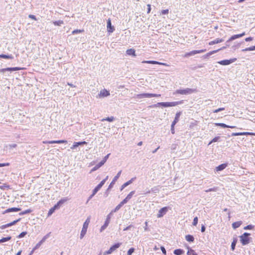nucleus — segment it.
Segmentation results:
<instances>
[{
    "label": "nucleus",
    "mask_w": 255,
    "mask_h": 255,
    "mask_svg": "<svg viewBox=\"0 0 255 255\" xmlns=\"http://www.w3.org/2000/svg\"><path fill=\"white\" fill-rule=\"evenodd\" d=\"M122 173V170H120L118 172L117 174L114 177L113 180L110 183V185H109V187L107 189L106 191L105 192L104 194V196L105 197H107L109 194V192L111 189L113 187L114 184H115L117 180L119 179L120 177L121 174Z\"/></svg>",
    "instance_id": "1"
},
{
    "label": "nucleus",
    "mask_w": 255,
    "mask_h": 255,
    "mask_svg": "<svg viewBox=\"0 0 255 255\" xmlns=\"http://www.w3.org/2000/svg\"><path fill=\"white\" fill-rule=\"evenodd\" d=\"M250 233L245 232L239 237L240 241L243 246H246L251 242L252 239L250 237Z\"/></svg>",
    "instance_id": "2"
},
{
    "label": "nucleus",
    "mask_w": 255,
    "mask_h": 255,
    "mask_svg": "<svg viewBox=\"0 0 255 255\" xmlns=\"http://www.w3.org/2000/svg\"><path fill=\"white\" fill-rule=\"evenodd\" d=\"M160 96V94L152 93H141L135 95L134 97L137 99H143L146 98L159 97Z\"/></svg>",
    "instance_id": "3"
},
{
    "label": "nucleus",
    "mask_w": 255,
    "mask_h": 255,
    "mask_svg": "<svg viewBox=\"0 0 255 255\" xmlns=\"http://www.w3.org/2000/svg\"><path fill=\"white\" fill-rule=\"evenodd\" d=\"M196 89L186 88L185 89H178L175 91V93L181 95H188L197 92Z\"/></svg>",
    "instance_id": "4"
},
{
    "label": "nucleus",
    "mask_w": 255,
    "mask_h": 255,
    "mask_svg": "<svg viewBox=\"0 0 255 255\" xmlns=\"http://www.w3.org/2000/svg\"><path fill=\"white\" fill-rule=\"evenodd\" d=\"M90 223V218H88L83 225V228L80 233V238L83 239L87 233L89 224Z\"/></svg>",
    "instance_id": "5"
},
{
    "label": "nucleus",
    "mask_w": 255,
    "mask_h": 255,
    "mask_svg": "<svg viewBox=\"0 0 255 255\" xmlns=\"http://www.w3.org/2000/svg\"><path fill=\"white\" fill-rule=\"evenodd\" d=\"M183 103V100H181L177 102H162V107H174L178 105H180Z\"/></svg>",
    "instance_id": "6"
},
{
    "label": "nucleus",
    "mask_w": 255,
    "mask_h": 255,
    "mask_svg": "<svg viewBox=\"0 0 255 255\" xmlns=\"http://www.w3.org/2000/svg\"><path fill=\"white\" fill-rule=\"evenodd\" d=\"M245 35V32H244L241 34H235V35H232L231 37H230V38L228 40L226 41V43H225V46L227 47H229L230 46L229 43L231 41H232L237 38H241V37H243V36H244Z\"/></svg>",
    "instance_id": "7"
},
{
    "label": "nucleus",
    "mask_w": 255,
    "mask_h": 255,
    "mask_svg": "<svg viewBox=\"0 0 255 255\" xmlns=\"http://www.w3.org/2000/svg\"><path fill=\"white\" fill-rule=\"evenodd\" d=\"M33 25H34L37 28L41 29L43 24L40 18H37L35 15H33Z\"/></svg>",
    "instance_id": "8"
},
{
    "label": "nucleus",
    "mask_w": 255,
    "mask_h": 255,
    "mask_svg": "<svg viewBox=\"0 0 255 255\" xmlns=\"http://www.w3.org/2000/svg\"><path fill=\"white\" fill-rule=\"evenodd\" d=\"M171 208L169 206H166L161 208L158 211V214H157V218H161L163 217L164 215L166 214V213L169 210H170Z\"/></svg>",
    "instance_id": "9"
},
{
    "label": "nucleus",
    "mask_w": 255,
    "mask_h": 255,
    "mask_svg": "<svg viewBox=\"0 0 255 255\" xmlns=\"http://www.w3.org/2000/svg\"><path fill=\"white\" fill-rule=\"evenodd\" d=\"M205 51H206V49H201V50H193V51H190L189 52L186 53L185 54V55H184V57H189L190 56L194 55H195L196 54H199V53H201L205 52Z\"/></svg>",
    "instance_id": "10"
},
{
    "label": "nucleus",
    "mask_w": 255,
    "mask_h": 255,
    "mask_svg": "<svg viewBox=\"0 0 255 255\" xmlns=\"http://www.w3.org/2000/svg\"><path fill=\"white\" fill-rule=\"evenodd\" d=\"M113 214V213L111 212V213H110V214L107 216V218H106V219L104 222V225L101 227V229H100V231L101 232H102L103 231H104L109 225V223H110V220H111V216Z\"/></svg>",
    "instance_id": "11"
},
{
    "label": "nucleus",
    "mask_w": 255,
    "mask_h": 255,
    "mask_svg": "<svg viewBox=\"0 0 255 255\" xmlns=\"http://www.w3.org/2000/svg\"><path fill=\"white\" fill-rule=\"evenodd\" d=\"M237 60V58H232L230 59H225L218 61L217 63L221 65H228L231 63L235 62Z\"/></svg>",
    "instance_id": "12"
},
{
    "label": "nucleus",
    "mask_w": 255,
    "mask_h": 255,
    "mask_svg": "<svg viewBox=\"0 0 255 255\" xmlns=\"http://www.w3.org/2000/svg\"><path fill=\"white\" fill-rule=\"evenodd\" d=\"M107 31L109 33H111L114 31L115 27L112 25L111 19L109 18L107 21Z\"/></svg>",
    "instance_id": "13"
},
{
    "label": "nucleus",
    "mask_w": 255,
    "mask_h": 255,
    "mask_svg": "<svg viewBox=\"0 0 255 255\" xmlns=\"http://www.w3.org/2000/svg\"><path fill=\"white\" fill-rule=\"evenodd\" d=\"M21 69L20 67H11V68H3L1 69H0V73H4L6 71H9V72H12L14 71H17Z\"/></svg>",
    "instance_id": "14"
},
{
    "label": "nucleus",
    "mask_w": 255,
    "mask_h": 255,
    "mask_svg": "<svg viewBox=\"0 0 255 255\" xmlns=\"http://www.w3.org/2000/svg\"><path fill=\"white\" fill-rule=\"evenodd\" d=\"M110 95V93L109 91H108L106 89H104L100 91L98 96L99 98H104L109 96Z\"/></svg>",
    "instance_id": "15"
},
{
    "label": "nucleus",
    "mask_w": 255,
    "mask_h": 255,
    "mask_svg": "<svg viewBox=\"0 0 255 255\" xmlns=\"http://www.w3.org/2000/svg\"><path fill=\"white\" fill-rule=\"evenodd\" d=\"M136 177H134L131 178L127 182H125L121 186L120 188V190L122 191L125 187L131 184L133 182V181H134Z\"/></svg>",
    "instance_id": "16"
},
{
    "label": "nucleus",
    "mask_w": 255,
    "mask_h": 255,
    "mask_svg": "<svg viewBox=\"0 0 255 255\" xmlns=\"http://www.w3.org/2000/svg\"><path fill=\"white\" fill-rule=\"evenodd\" d=\"M225 38V37H224L222 38H216L214 40L210 41L208 44L209 45H213L215 44H218L219 43L224 41Z\"/></svg>",
    "instance_id": "17"
},
{
    "label": "nucleus",
    "mask_w": 255,
    "mask_h": 255,
    "mask_svg": "<svg viewBox=\"0 0 255 255\" xmlns=\"http://www.w3.org/2000/svg\"><path fill=\"white\" fill-rule=\"evenodd\" d=\"M47 238V236H44L41 241H40L33 248V253L37 249H38L40 246L45 241V240Z\"/></svg>",
    "instance_id": "18"
},
{
    "label": "nucleus",
    "mask_w": 255,
    "mask_h": 255,
    "mask_svg": "<svg viewBox=\"0 0 255 255\" xmlns=\"http://www.w3.org/2000/svg\"><path fill=\"white\" fill-rule=\"evenodd\" d=\"M228 163H222L216 167L217 171H221L225 169L228 166Z\"/></svg>",
    "instance_id": "19"
},
{
    "label": "nucleus",
    "mask_w": 255,
    "mask_h": 255,
    "mask_svg": "<svg viewBox=\"0 0 255 255\" xmlns=\"http://www.w3.org/2000/svg\"><path fill=\"white\" fill-rule=\"evenodd\" d=\"M104 181H101L100 183L95 187V188L93 190V193H97L100 190V189L104 185Z\"/></svg>",
    "instance_id": "20"
},
{
    "label": "nucleus",
    "mask_w": 255,
    "mask_h": 255,
    "mask_svg": "<svg viewBox=\"0 0 255 255\" xmlns=\"http://www.w3.org/2000/svg\"><path fill=\"white\" fill-rule=\"evenodd\" d=\"M122 245L121 243H117L113 245L109 249L111 253H112L113 252L116 251L117 249H118L121 245Z\"/></svg>",
    "instance_id": "21"
},
{
    "label": "nucleus",
    "mask_w": 255,
    "mask_h": 255,
    "mask_svg": "<svg viewBox=\"0 0 255 255\" xmlns=\"http://www.w3.org/2000/svg\"><path fill=\"white\" fill-rule=\"evenodd\" d=\"M142 63H147V64H158V65H165V63H162V62H158V61H154V60L143 61L142 62Z\"/></svg>",
    "instance_id": "22"
},
{
    "label": "nucleus",
    "mask_w": 255,
    "mask_h": 255,
    "mask_svg": "<svg viewBox=\"0 0 255 255\" xmlns=\"http://www.w3.org/2000/svg\"><path fill=\"white\" fill-rule=\"evenodd\" d=\"M87 144V142H86L85 141L74 142L72 146L71 147V148L72 149H73L76 148L77 147L79 146V145H82L83 144Z\"/></svg>",
    "instance_id": "23"
},
{
    "label": "nucleus",
    "mask_w": 255,
    "mask_h": 255,
    "mask_svg": "<svg viewBox=\"0 0 255 255\" xmlns=\"http://www.w3.org/2000/svg\"><path fill=\"white\" fill-rule=\"evenodd\" d=\"M19 221V219H18V220H14L13 221V222L10 223H8V224H5V225H2L0 227V229H4L8 227H10L12 225H14L15 223H16L18 221Z\"/></svg>",
    "instance_id": "24"
},
{
    "label": "nucleus",
    "mask_w": 255,
    "mask_h": 255,
    "mask_svg": "<svg viewBox=\"0 0 255 255\" xmlns=\"http://www.w3.org/2000/svg\"><path fill=\"white\" fill-rule=\"evenodd\" d=\"M181 114H182V112H177L176 114L174 119L172 123L176 125L178 122V121L179 120Z\"/></svg>",
    "instance_id": "25"
},
{
    "label": "nucleus",
    "mask_w": 255,
    "mask_h": 255,
    "mask_svg": "<svg viewBox=\"0 0 255 255\" xmlns=\"http://www.w3.org/2000/svg\"><path fill=\"white\" fill-rule=\"evenodd\" d=\"M126 54L128 55L133 56L134 57L136 56L135 51L134 49L130 48L127 49L126 51Z\"/></svg>",
    "instance_id": "26"
},
{
    "label": "nucleus",
    "mask_w": 255,
    "mask_h": 255,
    "mask_svg": "<svg viewBox=\"0 0 255 255\" xmlns=\"http://www.w3.org/2000/svg\"><path fill=\"white\" fill-rule=\"evenodd\" d=\"M242 223L243 222L242 221L234 222L232 225V228L234 229H236L237 228H239L242 224Z\"/></svg>",
    "instance_id": "27"
},
{
    "label": "nucleus",
    "mask_w": 255,
    "mask_h": 255,
    "mask_svg": "<svg viewBox=\"0 0 255 255\" xmlns=\"http://www.w3.org/2000/svg\"><path fill=\"white\" fill-rule=\"evenodd\" d=\"M237 242V238L236 237L234 238L231 246V249L232 251H234L235 250Z\"/></svg>",
    "instance_id": "28"
},
{
    "label": "nucleus",
    "mask_w": 255,
    "mask_h": 255,
    "mask_svg": "<svg viewBox=\"0 0 255 255\" xmlns=\"http://www.w3.org/2000/svg\"><path fill=\"white\" fill-rule=\"evenodd\" d=\"M218 52V50H213L211 51H210L209 52L206 53L203 56V58L204 59H207L211 55H212L213 54H215L216 53Z\"/></svg>",
    "instance_id": "29"
},
{
    "label": "nucleus",
    "mask_w": 255,
    "mask_h": 255,
    "mask_svg": "<svg viewBox=\"0 0 255 255\" xmlns=\"http://www.w3.org/2000/svg\"><path fill=\"white\" fill-rule=\"evenodd\" d=\"M20 208H16V207H12L7 209L5 210L6 213H9L11 212H18L20 211Z\"/></svg>",
    "instance_id": "30"
},
{
    "label": "nucleus",
    "mask_w": 255,
    "mask_h": 255,
    "mask_svg": "<svg viewBox=\"0 0 255 255\" xmlns=\"http://www.w3.org/2000/svg\"><path fill=\"white\" fill-rule=\"evenodd\" d=\"M67 141L66 140H50V142H49V144H53V143H67Z\"/></svg>",
    "instance_id": "31"
},
{
    "label": "nucleus",
    "mask_w": 255,
    "mask_h": 255,
    "mask_svg": "<svg viewBox=\"0 0 255 255\" xmlns=\"http://www.w3.org/2000/svg\"><path fill=\"white\" fill-rule=\"evenodd\" d=\"M173 253L175 255H182L184 253V251L181 249H175Z\"/></svg>",
    "instance_id": "32"
},
{
    "label": "nucleus",
    "mask_w": 255,
    "mask_h": 255,
    "mask_svg": "<svg viewBox=\"0 0 255 255\" xmlns=\"http://www.w3.org/2000/svg\"><path fill=\"white\" fill-rule=\"evenodd\" d=\"M185 240L189 242H193L194 238L193 236L191 235H187L185 236Z\"/></svg>",
    "instance_id": "33"
},
{
    "label": "nucleus",
    "mask_w": 255,
    "mask_h": 255,
    "mask_svg": "<svg viewBox=\"0 0 255 255\" xmlns=\"http://www.w3.org/2000/svg\"><path fill=\"white\" fill-rule=\"evenodd\" d=\"M0 58L4 59H13V57L11 55L0 54Z\"/></svg>",
    "instance_id": "34"
},
{
    "label": "nucleus",
    "mask_w": 255,
    "mask_h": 255,
    "mask_svg": "<svg viewBox=\"0 0 255 255\" xmlns=\"http://www.w3.org/2000/svg\"><path fill=\"white\" fill-rule=\"evenodd\" d=\"M239 134L240 135H255V133L251 132H241Z\"/></svg>",
    "instance_id": "35"
},
{
    "label": "nucleus",
    "mask_w": 255,
    "mask_h": 255,
    "mask_svg": "<svg viewBox=\"0 0 255 255\" xmlns=\"http://www.w3.org/2000/svg\"><path fill=\"white\" fill-rule=\"evenodd\" d=\"M53 23L55 26H61L62 24L64 23V21L61 20H59L57 21H53Z\"/></svg>",
    "instance_id": "36"
},
{
    "label": "nucleus",
    "mask_w": 255,
    "mask_h": 255,
    "mask_svg": "<svg viewBox=\"0 0 255 255\" xmlns=\"http://www.w3.org/2000/svg\"><path fill=\"white\" fill-rule=\"evenodd\" d=\"M123 206V204H121V203L120 202V204H119L116 207V208L113 210L111 212L113 213L114 212H117L118 211H119L121 208Z\"/></svg>",
    "instance_id": "37"
},
{
    "label": "nucleus",
    "mask_w": 255,
    "mask_h": 255,
    "mask_svg": "<svg viewBox=\"0 0 255 255\" xmlns=\"http://www.w3.org/2000/svg\"><path fill=\"white\" fill-rule=\"evenodd\" d=\"M11 237H5V238H2L1 239H0V244L8 241L11 239Z\"/></svg>",
    "instance_id": "38"
},
{
    "label": "nucleus",
    "mask_w": 255,
    "mask_h": 255,
    "mask_svg": "<svg viewBox=\"0 0 255 255\" xmlns=\"http://www.w3.org/2000/svg\"><path fill=\"white\" fill-rule=\"evenodd\" d=\"M114 120H115V118L114 117H113V116H111V117H107L106 119H104L102 121H108L109 122H112Z\"/></svg>",
    "instance_id": "39"
},
{
    "label": "nucleus",
    "mask_w": 255,
    "mask_h": 255,
    "mask_svg": "<svg viewBox=\"0 0 255 255\" xmlns=\"http://www.w3.org/2000/svg\"><path fill=\"white\" fill-rule=\"evenodd\" d=\"M151 192H153L155 193H158L159 191V186H154L151 189Z\"/></svg>",
    "instance_id": "40"
},
{
    "label": "nucleus",
    "mask_w": 255,
    "mask_h": 255,
    "mask_svg": "<svg viewBox=\"0 0 255 255\" xmlns=\"http://www.w3.org/2000/svg\"><path fill=\"white\" fill-rule=\"evenodd\" d=\"M220 138V136H215L209 142L208 145L211 144L213 142L218 141Z\"/></svg>",
    "instance_id": "41"
},
{
    "label": "nucleus",
    "mask_w": 255,
    "mask_h": 255,
    "mask_svg": "<svg viewBox=\"0 0 255 255\" xmlns=\"http://www.w3.org/2000/svg\"><path fill=\"white\" fill-rule=\"evenodd\" d=\"M162 102H159V103H157L156 104L151 105L149 106V107L151 108H154L160 107H162Z\"/></svg>",
    "instance_id": "42"
},
{
    "label": "nucleus",
    "mask_w": 255,
    "mask_h": 255,
    "mask_svg": "<svg viewBox=\"0 0 255 255\" xmlns=\"http://www.w3.org/2000/svg\"><path fill=\"white\" fill-rule=\"evenodd\" d=\"M215 124L216 126L221 127L223 128H227L228 127V125L224 123H215Z\"/></svg>",
    "instance_id": "43"
},
{
    "label": "nucleus",
    "mask_w": 255,
    "mask_h": 255,
    "mask_svg": "<svg viewBox=\"0 0 255 255\" xmlns=\"http://www.w3.org/2000/svg\"><path fill=\"white\" fill-rule=\"evenodd\" d=\"M69 200V198L68 197H65L63 198H62L60 199L58 202L62 205L63 204H64L65 202Z\"/></svg>",
    "instance_id": "44"
},
{
    "label": "nucleus",
    "mask_w": 255,
    "mask_h": 255,
    "mask_svg": "<svg viewBox=\"0 0 255 255\" xmlns=\"http://www.w3.org/2000/svg\"><path fill=\"white\" fill-rule=\"evenodd\" d=\"M255 227V226L254 225H253L252 224H250V225H248L246 226H245L244 228V229L245 230H253Z\"/></svg>",
    "instance_id": "45"
},
{
    "label": "nucleus",
    "mask_w": 255,
    "mask_h": 255,
    "mask_svg": "<svg viewBox=\"0 0 255 255\" xmlns=\"http://www.w3.org/2000/svg\"><path fill=\"white\" fill-rule=\"evenodd\" d=\"M56 210V209L54 208V207L50 208L47 214L48 216H51L55 212Z\"/></svg>",
    "instance_id": "46"
},
{
    "label": "nucleus",
    "mask_w": 255,
    "mask_h": 255,
    "mask_svg": "<svg viewBox=\"0 0 255 255\" xmlns=\"http://www.w3.org/2000/svg\"><path fill=\"white\" fill-rule=\"evenodd\" d=\"M255 50L254 46H251L245 49H243L242 51L243 52L248 51H254Z\"/></svg>",
    "instance_id": "47"
},
{
    "label": "nucleus",
    "mask_w": 255,
    "mask_h": 255,
    "mask_svg": "<svg viewBox=\"0 0 255 255\" xmlns=\"http://www.w3.org/2000/svg\"><path fill=\"white\" fill-rule=\"evenodd\" d=\"M198 217H194V218L193 219V221L192 222L193 226H196L197 224H198Z\"/></svg>",
    "instance_id": "48"
},
{
    "label": "nucleus",
    "mask_w": 255,
    "mask_h": 255,
    "mask_svg": "<svg viewBox=\"0 0 255 255\" xmlns=\"http://www.w3.org/2000/svg\"><path fill=\"white\" fill-rule=\"evenodd\" d=\"M135 249L133 248H130L128 252H127V255H131L132 253L134 252Z\"/></svg>",
    "instance_id": "49"
},
{
    "label": "nucleus",
    "mask_w": 255,
    "mask_h": 255,
    "mask_svg": "<svg viewBox=\"0 0 255 255\" xmlns=\"http://www.w3.org/2000/svg\"><path fill=\"white\" fill-rule=\"evenodd\" d=\"M83 31H84V30H80V29H75L72 31L73 34H76L80 33H82Z\"/></svg>",
    "instance_id": "50"
},
{
    "label": "nucleus",
    "mask_w": 255,
    "mask_h": 255,
    "mask_svg": "<svg viewBox=\"0 0 255 255\" xmlns=\"http://www.w3.org/2000/svg\"><path fill=\"white\" fill-rule=\"evenodd\" d=\"M100 167V166H99V165L97 164V165H96L90 171V173H92L97 170H98Z\"/></svg>",
    "instance_id": "51"
},
{
    "label": "nucleus",
    "mask_w": 255,
    "mask_h": 255,
    "mask_svg": "<svg viewBox=\"0 0 255 255\" xmlns=\"http://www.w3.org/2000/svg\"><path fill=\"white\" fill-rule=\"evenodd\" d=\"M225 110V108H219L217 109H216L215 110L213 111V113H217L219 112H221V111H224Z\"/></svg>",
    "instance_id": "52"
},
{
    "label": "nucleus",
    "mask_w": 255,
    "mask_h": 255,
    "mask_svg": "<svg viewBox=\"0 0 255 255\" xmlns=\"http://www.w3.org/2000/svg\"><path fill=\"white\" fill-rule=\"evenodd\" d=\"M133 226L132 225H130L129 226H128V227L125 228L124 229H123V231H128V230H129L131 229V228H133Z\"/></svg>",
    "instance_id": "53"
},
{
    "label": "nucleus",
    "mask_w": 255,
    "mask_h": 255,
    "mask_svg": "<svg viewBox=\"0 0 255 255\" xmlns=\"http://www.w3.org/2000/svg\"><path fill=\"white\" fill-rule=\"evenodd\" d=\"M175 124H171V132L172 134H174L175 133V129H174V127H175Z\"/></svg>",
    "instance_id": "54"
},
{
    "label": "nucleus",
    "mask_w": 255,
    "mask_h": 255,
    "mask_svg": "<svg viewBox=\"0 0 255 255\" xmlns=\"http://www.w3.org/2000/svg\"><path fill=\"white\" fill-rule=\"evenodd\" d=\"M135 191L134 190L131 191L127 196L128 197V198H129L130 199L132 196L135 193Z\"/></svg>",
    "instance_id": "55"
},
{
    "label": "nucleus",
    "mask_w": 255,
    "mask_h": 255,
    "mask_svg": "<svg viewBox=\"0 0 255 255\" xmlns=\"http://www.w3.org/2000/svg\"><path fill=\"white\" fill-rule=\"evenodd\" d=\"M242 43H238V44H237L236 45H235L234 46H233L232 47V48L234 49V50H236V49H238L240 47L241 44Z\"/></svg>",
    "instance_id": "56"
},
{
    "label": "nucleus",
    "mask_w": 255,
    "mask_h": 255,
    "mask_svg": "<svg viewBox=\"0 0 255 255\" xmlns=\"http://www.w3.org/2000/svg\"><path fill=\"white\" fill-rule=\"evenodd\" d=\"M26 232H22V233H21L18 236V238H23L26 235Z\"/></svg>",
    "instance_id": "57"
},
{
    "label": "nucleus",
    "mask_w": 255,
    "mask_h": 255,
    "mask_svg": "<svg viewBox=\"0 0 255 255\" xmlns=\"http://www.w3.org/2000/svg\"><path fill=\"white\" fill-rule=\"evenodd\" d=\"M160 249L162 251V254L164 255H166V251L165 248L163 246H161Z\"/></svg>",
    "instance_id": "58"
},
{
    "label": "nucleus",
    "mask_w": 255,
    "mask_h": 255,
    "mask_svg": "<svg viewBox=\"0 0 255 255\" xmlns=\"http://www.w3.org/2000/svg\"><path fill=\"white\" fill-rule=\"evenodd\" d=\"M168 12H169V10L168 9H163L161 11V13L162 14H167L168 13Z\"/></svg>",
    "instance_id": "59"
},
{
    "label": "nucleus",
    "mask_w": 255,
    "mask_h": 255,
    "mask_svg": "<svg viewBox=\"0 0 255 255\" xmlns=\"http://www.w3.org/2000/svg\"><path fill=\"white\" fill-rule=\"evenodd\" d=\"M96 193H93V191H92V194L88 197V200L86 202V204L88 203V202L93 198V197L96 194Z\"/></svg>",
    "instance_id": "60"
},
{
    "label": "nucleus",
    "mask_w": 255,
    "mask_h": 255,
    "mask_svg": "<svg viewBox=\"0 0 255 255\" xmlns=\"http://www.w3.org/2000/svg\"><path fill=\"white\" fill-rule=\"evenodd\" d=\"M61 206V205L58 202L53 207L54 208H55L56 210L60 208V207Z\"/></svg>",
    "instance_id": "61"
},
{
    "label": "nucleus",
    "mask_w": 255,
    "mask_h": 255,
    "mask_svg": "<svg viewBox=\"0 0 255 255\" xmlns=\"http://www.w3.org/2000/svg\"><path fill=\"white\" fill-rule=\"evenodd\" d=\"M188 249L190 250V254H192V255H197V254H196L194 250L190 249L189 247H188Z\"/></svg>",
    "instance_id": "62"
},
{
    "label": "nucleus",
    "mask_w": 255,
    "mask_h": 255,
    "mask_svg": "<svg viewBox=\"0 0 255 255\" xmlns=\"http://www.w3.org/2000/svg\"><path fill=\"white\" fill-rule=\"evenodd\" d=\"M110 153L109 154H108L107 155H106L102 159V160L105 163L107 160H108L109 157V155H110Z\"/></svg>",
    "instance_id": "63"
},
{
    "label": "nucleus",
    "mask_w": 255,
    "mask_h": 255,
    "mask_svg": "<svg viewBox=\"0 0 255 255\" xmlns=\"http://www.w3.org/2000/svg\"><path fill=\"white\" fill-rule=\"evenodd\" d=\"M205 230H206L205 226L204 225H202L201 228V232L202 233H204V232H205Z\"/></svg>",
    "instance_id": "64"
}]
</instances>
